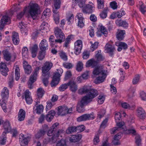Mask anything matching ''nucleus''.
Here are the masks:
<instances>
[{
	"mask_svg": "<svg viewBox=\"0 0 146 146\" xmlns=\"http://www.w3.org/2000/svg\"><path fill=\"white\" fill-rule=\"evenodd\" d=\"M98 8L99 9H102L104 7V1L103 0H97Z\"/></svg>",
	"mask_w": 146,
	"mask_h": 146,
	"instance_id": "8fccbe9b",
	"label": "nucleus"
},
{
	"mask_svg": "<svg viewBox=\"0 0 146 146\" xmlns=\"http://www.w3.org/2000/svg\"><path fill=\"white\" fill-rule=\"evenodd\" d=\"M25 112L22 109H21L19 112L18 115V119L20 121H23L25 118Z\"/></svg>",
	"mask_w": 146,
	"mask_h": 146,
	"instance_id": "e433bc0d",
	"label": "nucleus"
},
{
	"mask_svg": "<svg viewBox=\"0 0 146 146\" xmlns=\"http://www.w3.org/2000/svg\"><path fill=\"white\" fill-rule=\"evenodd\" d=\"M97 62L94 59H92L88 60L86 63V66L88 67L92 66L94 68L97 64Z\"/></svg>",
	"mask_w": 146,
	"mask_h": 146,
	"instance_id": "f704fd0d",
	"label": "nucleus"
},
{
	"mask_svg": "<svg viewBox=\"0 0 146 146\" xmlns=\"http://www.w3.org/2000/svg\"><path fill=\"white\" fill-rule=\"evenodd\" d=\"M23 64L25 73L27 74H30L31 72L32 71L31 66L28 64L26 61H25L24 62Z\"/></svg>",
	"mask_w": 146,
	"mask_h": 146,
	"instance_id": "a878e982",
	"label": "nucleus"
},
{
	"mask_svg": "<svg viewBox=\"0 0 146 146\" xmlns=\"http://www.w3.org/2000/svg\"><path fill=\"white\" fill-rule=\"evenodd\" d=\"M2 53L4 60L7 61L11 60L12 57L11 54L7 49L3 50Z\"/></svg>",
	"mask_w": 146,
	"mask_h": 146,
	"instance_id": "6ab92c4d",
	"label": "nucleus"
},
{
	"mask_svg": "<svg viewBox=\"0 0 146 146\" xmlns=\"http://www.w3.org/2000/svg\"><path fill=\"white\" fill-rule=\"evenodd\" d=\"M18 27L20 29L21 33L25 35L27 34L28 29L24 24V23L21 22L19 23Z\"/></svg>",
	"mask_w": 146,
	"mask_h": 146,
	"instance_id": "cd10ccee",
	"label": "nucleus"
},
{
	"mask_svg": "<svg viewBox=\"0 0 146 146\" xmlns=\"http://www.w3.org/2000/svg\"><path fill=\"white\" fill-rule=\"evenodd\" d=\"M56 146H67L66 141L63 139H61L58 141Z\"/></svg>",
	"mask_w": 146,
	"mask_h": 146,
	"instance_id": "bf43d9fd",
	"label": "nucleus"
},
{
	"mask_svg": "<svg viewBox=\"0 0 146 146\" xmlns=\"http://www.w3.org/2000/svg\"><path fill=\"white\" fill-rule=\"evenodd\" d=\"M31 93L29 90H27L25 92V97L27 103L29 104L32 103L33 100L30 96Z\"/></svg>",
	"mask_w": 146,
	"mask_h": 146,
	"instance_id": "393cba45",
	"label": "nucleus"
},
{
	"mask_svg": "<svg viewBox=\"0 0 146 146\" xmlns=\"http://www.w3.org/2000/svg\"><path fill=\"white\" fill-rule=\"evenodd\" d=\"M61 2L60 0H54V6L57 8H60Z\"/></svg>",
	"mask_w": 146,
	"mask_h": 146,
	"instance_id": "0e129e2a",
	"label": "nucleus"
},
{
	"mask_svg": "<svg viewBox=\"0 0 146 146\" xmlns=\"http://www.w3.org/2000/svg\"><path fill=\"white\" fill-rule=\"evenodd\" d=\"M135 88L132 86H131L129 90V93L128 96L130 98H131L134 96V93L135 92Z\"/></svg>",
	"mask_w": 146,
	"mask_h": 146,
	"instance_id": "79ce46f5",
	"label": "nucleus"
},
{
	"mask_svg": "<svg viewBox=\"0 0 146 146\" xmlns=\"http://www.w3.org/2000/svg\"><path fill=\"white\" fill-rule=\"evenodd\" d=\"M125 34V31L124 30H118L117 32L116 37L119 40H122L124 38V35Z\"/></svg>",
	"mask_w": 146,
	"mask_h": 146,
	"instance_id": "473e14b6",
	"label": "nucleus"
},
{
	"mask_svg": "<svg viewBox=\"0 0 146 146\" xmlns=\"http://www.w3.org/2000/svg\"><path fill=\"white\" fill-rule=\"evenodd\" d=\"M70 90L73 92H75L78 90V87L76 82L73 80H70L68 82Z\"/></svg>",
	"mask_w": 146,
	"mask_h": 146,
	"instance_id": "4468645a",
	"label": "nucleus"
},
{
	"mask_svg": "<svg viewBox=\"0 0 146 146\" xmlns=\"http://www.w3.org/2000/svg\"><path fill=\"white\" fill-rule=\"evenodd\" d=\"M93 7V4L91 2H89L88 4L83 7L82 11L84 13H91L92 12Z\"/></svg>",
	"mask_w": 146,
	"mask_h": 146,
	"instance_id": "f8f14e48",
	"label": "nucleus"
},
{
	"mask_svg": "<svg viewBox=\"0 0 146 146\" xmlns=\"http://www.w3.org/2000/svg\"><path fill=\"white\" fill-rule=\"evenodd\" d=\"M4 127L5 131L8 132H9L11 131V127L9 121H6L4 124Z\"/></svg>",
	"mask_w": 146,
	"mask_h": 146,
	"instance_id": "37998d69",
	"label": "nucleus"
},
{
	"mask_svg": "<svg viewBox=\"0 0 146 146\" xmlns=\"http://www.w3.org/2000/svg\"><path fill=\"white\" fill-rule=\"evenodd\" d=\"M40 49L42 51H45L48 48V44L45 39H43L39 44Z\"/></svg>",
	"mask_w": 146,
	"mask_h": 146,
	"instance_id": "aec40b11",
	"label": "nucleus"
},
{
	"mask_svg": "<svg viewBox=\"0 0 146 146\" xmlns=\"http://www.w3.org/2000/svg\"><path fill=\"white\" fill-rule=\"evenodd\" d=\"M86 0H79L77 4L80 8H83L85 4Z\"/></svg>",
	"mask_w": 146,
	"mask_h": 146,
	"instance_id": "e2e57ef3",
	"label": "nucleus"
},
{
	"mask_svg": "<svg viewBox=\"0 0 146 146\" xmlns=\"http://www.w3.org/2000/svg\"><path fill=\"white\" fill-rule=\"evenodd\" d=\"M108 10V8H105L104 9L103 11L100 14V17L103 19L106 18L107 17V12Z\"/></svg>",
	"mask_w": 146,
	"mask_h": 146,
	"instance_id": "49530a36",
	"label": "nucleus"
},
{
	"mask_svg": "<svg viewBox=\"0 0 146 146\" xmlns=\"http://www.w3.org/2000/svg\"><path fill=\"white\" fill-rule=\"evenodd\" d=\"M99 30L100 31L101 33L105 35V36H106V35H107L108 33V32L106 31V28L104 26H102L100 27Z\"/></svg>",
	"mask_w": 146,
	"mask_h": 146,
	"instance_id": "69168bd1",
	"label": "nucleus"
},
{
	"mask_svg": "<svg viewBox=\"0 0 146 146\" xmlns=\"http://www.w3.org/2000/svg\"><path fill=\"white\" fill-rule=\"evenodd\" d=\"M57 71L54 74L51 83L52 87H54L58 84L60 80V77L63 72L61 68L57 69Z\"/></svg>",
	"mask_w": 146,
	"mask_h": 146,
	"instance_id": "f03ea898",
	"label": "nucleus"
},
{
	"mask_svg": "<svg viewBox=\"0 0 146 146\" xmlns=\"http://www.w3.org/2000/svg\"><path fill=\"white\" fill-rule=\"evenodd\" d=\"M53 65L52 63L49 61H46L44 63V66L42 68V76H46L47 77L49 76V70L52 67Z\"/></svg>",
	"mask_w": 146,
	"mask_h": 146,
	"instance_id": "39448f33",
	"label": "nucleus"
},
{
	"mask_svg": "<svg viewBox=\"0 0 146 146\" xmlns=\"http://www.w3.org/2000/svg\"><path fill=\"white\" fill-rule=\"evenodd\" d=\"M55 112L54 110L50 111L45 117V119L48 122H50L53 118Z\"/></svg>",
	"mask_w": 146,
	"mask_h": 146,
	"instance_id": "7c9ffc66",
	"label": "nucleus"
},
{
	"mask_svg": "<svg viewBox=\"0 0 146 146\" xmlns=\"http://www.w3.org/2000/svg\"><path fill=\"white\" fill-rule=\"evenodd\" d=\"M48 129V126L46 125H44L43 126V129L40 130L35 135L36 138H39L43 136L45 133Z\"/></svg>",
	"mask_w": 146,
	"mask_h": 146,
	"instance_id": "f3484780",
	"label": "nucleus"
},
{
	"mask_svg": "<svg viewBox=\"0 0 146 146\" xmlns=\"http://www.w3.org/2000/svg\"><path fill=\"white\" fill-rule=\"evenodd\" d=\"M29 5V13L32 17L34 19L33 17L36 16L38 14L39 7L38 4L36 3L31 2Z\"/></svg>",
	"mask_w": 146,
	"mask_h": 146,
	"instance_id": "20e7f679",
	"label": "nucleus"
},
{
	"mask_svg": "<svg viewBox=\"0 0 146 146\" xmlns=\"http://www.w3.org/2000/svg\"><path fill=\"white\" fill-rule=\"evenodd\" d=\"M55 134L52 136L51 139L53 142H55L57 139V138L58 137L59 135H60L61 133H64V130L63 129H58L56 131Z\"/></svg>",
	"mask_w": 146,
	"mask_h": 146,
	"instance_id": "2f4dec72",
	"label": "nucleus"
},
{
	"mask_svg": "<svg viewBox=\"0 0 146 146\" xmlns=\"http://www.w3.org/2000/svg\"><path fill=\"white\" fill-rule=\"evenodd\" d=\"M135 139V143L137 144V146H139L141 144V140L139 135L138 134L136 135Z\"/></svg>",
	"mask_w": 146,
	"mask_h": 146,
	"instance_id": "13d9d810",
	"label": "nucleus"
},
{
	"mask_svg": "<svg viewBox=\"0 0 146 146\" xmlns=\"http://www.w3.org/2000/svg\"><path fill=\"white\" fill-rule=\"evenodd\" d=\"M94 113H92L90 114H86L79 117L77 118V121L78 122L84 121L88 120L93 119L94 118Z\"/></svg>",
	"mask_w": 146,
	"mask_h": 146,
	"instance_id": "423d86ee",
	"label": "nucleus"
},
{
	"mask_svg": "<svg viewBox=\"0 0 146 146\" xmlns=\"http://www.w3.org/2000/svg\"><path fill=\"white\" fill-rule=\"evenodd\" d=\"M101 74L96 78V80L98 81V83H100L104 81L106 78V75L105 73V71L103 70L101 71L100 72Z\"/></svg>",
	"mask_w": 146,
	"mask_h": 146,
	"instance_id": "5701e85b",
	"label": "nucleus"
},
{
	"mask_svg": "<svg viewBox=\"0 0 146 146\" xmlns=\"http://www.w3.org/2000/svg\"><path fill=\"white\" fill-rule=\"evenodd\" d=\"M45 51H42L41 50L38 53V57L40 60H42L44 58L45 54Z\"/></svg>",
	"mask_w": 146,
	"mask_h": 146,
	"instance_id": "603ef678",
	"label": "nucleus"
},
{
	"mask_svg": "<svg viewBox=\"0 0 146 146\" xmlns=\"http://www.w3.org/2000/svg\"><path fill=\"white\" fill-rule=\"evenodd\" d=\"M76 131H79L80 132H81L84 131L85 129V127L83 125H81L76 127Z\"/></svg>",
	"mask_w": 146,
	"mask_h": 146,
	"instance_id": "338daca9",
	"label": "nucleus"
},
{
	"mask_svg": "<svg viewBox=\"0 0 146 146\" xmlns=\"http://www.w3.org/2000/svg\"><path fill=\"white\" fill-rule=\"evenodd\" d=\"M9 94V91L6 87H4L1 93V96L3 99L7 100V99Z\"/></svg>",
	"mask_w": 146,
	"mask_h": 146,
	"instance_id": "c9c22d12",
	"label": "nucleus"
},
{
	"mask_svg": "<svg viewBox=\"0 0 146 146\" xmlns=\"http://www.w3.org/2000/svg\"><path fill=\"white\" fill-rule=\"evenodd\" d=\"M59 8L54 7V8L53 10V12L54 13L53 16L54 19L56 24H58L59 21V12L58 11V9Z\"/></svg>",
	"mask_w": 146,
	"mask_h": 146,
	"instance_id": "b1692460",
	"label": "nucleus"
},
{
	"mask_svg": "<svg viewBox=\"0 0 146 146\" xmlns=\"http://www.w3.org/2000/svg\"><path fill=\"white\" fill-rule=\"evenodd\" d=\"M30 136H28L25 137L23 134H21L19 136V142L21 146H28V141L31 139Z\"/></svg>",
	"mask_w": 146,
	"mask_h": 146,
	"instance_id": "6e6552de",
	"label": "nucleus"
},
{
	"mask_svg": "<svg viewBox=\"0 0 146 146\" xmlns=\"http://www.w3.org/2000/svg\"><path fill=\"white\" fill-rule=\"evenodd\" d=\"M140 76L139 74H136L133 79L132 83L133 84H137L139 81Z\"/></svg>",
	"mask_w": 146,
	"mask_h": 146,
	"instance_id": "052dcab7",
	"label": "nucleus"
},
{
	"mask_svg": "<svg viewBox=\"0 0 146 146\" xmlns=\"http://www.w3.org/2000/svg\"><path fill=\"white\" fill-rule=\"evenodd\" d=\"M127 132L129 134H132L134 135H136L138 134L136 131L135 129L134 128L132 127L131 129H128L127 130Z\"/></svg>",
	"mask_w": 146,
	"mask_h": 146,
	"instance_id": "4d7b16f0",
	"label": "nucleus"
},
{
	"mask_svg": "<svg viewBox=\"0 0 146 146\" xmlns=\"http://www.w3.org/2000/svg\"><path fill=\"white\" fill-rule=\"evenodd\" d=\"M10 20V17L7 15L3 16L0 21V30H2L4 28L5 25L7 23L9 22Z\"/></svg>",
	"mask_w": 146,
	"mask_h": 146,
	"instance_id": "9b49d317",
	"label": "nucleus"
},
{
	"mask_svg": "<svg viewBox=\"0 0 146 146\" xmlns=\"http://www.w3.org/2000/svg\"><path fill=\"white\" fill-rule=\"evenodd\" d=\"M82 137V135L80 134L73 135L70 137L69 140L71 142H76L80 141Z\"/></svg>",
	"mask_w": 146,
	"mask_h": 146,
	"instance_id": "c756f323",
	"label": "nucleus"
},
{
	"mask_svg": "<svg viewBox=\"0 0 146 146\" xmlns=\"http://www.w3.org/2000/svg\"><path fill=\"white\" fill-rule=\"evenodd\" d=\"M101 50H100L97 51L95 55V57L98 61H103L105 58L101 54Z\"/></svg>",
	"mask_w": 146,
	"mask_h": 146,
	"instance_id": "4c0bfd02",
	"label": "nucleus"
},
{
	"mask_svg": "<svg viewBox=\"0 0 146 146\" xmlns=\"http://www.w3.org/2000/svg\"><path fill=\"white\" fill-rule=\"evenodd\" d=\"M76 131V126H71L67 128L66 130V133L67 134H69Z\"/></svg>",
	"mask_w": 146,
	"mask_h": 146,
	"instance_id": "ea45409f",
	"label": "nucleus"
},
{
	"mask_svg": "<svg viewBox=\"0 0 146 146\" xmlns=\"http://www.w3.org/2000/svg\"><path fill=\"white\" fill-rule=\"evenodd\" d=\"M9 71V69L5 63L3 62L0 63V71L2 75L6 76Z\"/></svg>",
	"mask_w": 146,
	"mask_h": 146,
	"instance_id": "2eb2a0df",
	"label": "nucleus"
},
{
	"mask_svg": "<svg viewBox=\"0 0 146 146\" xmlns=\"http://www.w3.org/2000/svg\"><path fill=\"white\" fill-rule=\"evenodd\" d=\"M78 19V25L80 28H82L84 26V23L83 22L84 18L82 13L78 14L76 17Z\"/></svg>",
	"mask_w": 146,
	"mask_h": 146,
	"instance_id": "4be33fe9",
	"label": "nucleus"
},
{
	"mask_svg": "<svg viewBox=\"0 0 146 146\" xmlns=\"http://www.w3.org/2000/svg\"><path fill=\"white\" fill-rule=\"evenodd\" d=\"M44 91L42 88H38L37 90V94L39 98H41L43 96Z\"/></svg>",
	"mask_w": 146,
	"mask_h": 146,
	"instance_id": "c03bdc74",
	"label": "nucleus"
},
{
	"mask_svg": "<svg viewBox=\"0 0 146 146\" xmlns=\"http://www.w3.org/2000/svg\"><path fill=\"white\" fill-rule=\"evenodd\" d=\"M40 69V68L38 67H36L35 70L34 72H33L31 75L28 82V87L30 89H31L33 88V83L36 80L37 74Z\"/></svg>",
	"mask_w": 146,
	"mask_h": 146,
	"instance_id": "7ed1b4c3",
	"label": "nucleus"
},
{
	"mask_svg": "<svg viewBox=\"0 0 146 146\" xmlns=\"http://www.w3.org/2000/svg\"><path fill=\"white\" fill-rule=\"evenodd\" d=\"M115 48L113 46L108 43L106 44L105 47V51L106 53H109L110 55L112 56L113 54V52Z\"/></svg>",
	"mask_w": 146,
	"mask_h": 146,
	"instance_id": "ddd939ff",
	"label": "nucleus"
},
{
	"mask_svg": "<svg viewBox=\"0 0 146 146\" xmlns=\"http://www.w3.org/2000/svg\"><path fill=\"white\" fill-rule=\"evenodd\" d=\"M91 93L84 96L80 102L84 106H86L92 101V99L98 95V92L96 90H93Z\"/></svg>",
	"mask_w": 146,
	"mask_h": 146,
	"instance_id": "f257e3e1",
	"label": "nucleus"
},
{
	"mask_svg": "<svg viewBox=\"0 0 146 146\" xmlns=\"http://www.w3.org/2000/svg\"><path fill=\"white\" fill-rule=\"evenodd\" d=\"M115 45L118 46L117 50L118 51H121L123 48L124 50H126L127 48V44L124 42H118L115 43Z\"/></svg>",
	"mask_w": 146,
	"mask_h": 146,
	"instance_id": "a211bd4d",
	"label": "nucleus"
},
{
	"mask_svg": "<svg viewBox=\"0 0 146 146\" xmlns=\"http://www.w3.org/2000/svg\"><path fill=\"white\" fill-rule=\"evenodd\" d=\"M28 50L26 47H23L22 49V54L23 57L26 58L28 55Z\"/></svg>",
	"mask_w": 146,
	"mask_h": 146,
	"instance_id": "09e8293b",
	"label": "nucleus"
},
{
	"mask_svg": "<svg viewBox=\"0 0 146 146\" xmlns=\"http://www.w3.org/2000/svg\"><path fill=\"white\" fill-rule=\"evenodd\" d=\"M68 87V82L67 84H62L59 88V90L63 92Z\"/></svg>",
	"mask_w": 146,
	"mask_h": 146,
	"instance_id": "864d4df0",
	"label": "nucleus"
},
{
	"mask_svg": "<svg viewBox=\"0 0 146 146\" xmlns=\"http://www.w3.org/2000/svg\"><path fill=\"white\" fill-rule=\"evenodd\" d=\"M139 10L143 14H144L145 13L146 11V7L144 6L143 4L140 6Z\"/></svg>",
	"mask_w": 146,
	"mask_h": 146,
	"instance_id": "774afa93",
	"label": "nucleus"
},
{
	"mask_svg": "<svg viewBox=\"0 0 146 146\" xmlns=\"http://www.w3.org/2000/svg\"><path fill=\"white\" fill-rule=\"evenodd\" d=\"M93 90H96L94 89H91L90 87L87 86H84L83 87L80 89L78 91V93L81 95L87 93L91 94L92 91Z\"/></svg>",
	"mask_w": 146,
	"mask_h": 146,
	"instance_id": "9d476101",
	"label": "nucleus"
},
{
	"mask_svg": "<svg viewBox=\"0 0 146 146\" xmlns=\"http://www.w3.org/2000/svg\"><path fill=\"white\" fill-rule=\"evenodd\" d=\"M82 41L80 40H77L74 43V53L77 55H78L80 52L82 48Z\"/></svg>",
	"mask_w": 146,
	"mask_h": 146,
	"instance_id": "1a4fd4ad",
	"label": "nucleus"
},
{
	"mask_svg": "<svg viewBox=\"0 0 146 146\" xmlns=\"http://www.w3.org/2000/svg\"><path fill=\"white\" fill-rule=\"evenodd\" d=\"M90 43L92 44L90 47V49L92 51H94L97 48L99 44L98 42H95L94 44H93L92 42H90Z\"/></svg>",
	"mask_w": 146,
	"mask_h": 146,
	"instance_id": "5fc2aeb1",
	"label": "nucleus"
},
{
	"mask_svg": "<svg viewBox=\"0 0 146 146\" xmlns=\"http://www.w3.org/2000/svg\"><path fill=\"white\" fill-rule=\"evenodd\" d=\"M5 100L3 99L2 101H0V104L4 111L5 112L7 111V110L6 104L5 101Z\"/></svg>",
	"mask_w": 146,
	"mask_h": 146,
	"instance_id": "6e6d98bb",
	"label": "nucleus"
},
{
	"mask_svg": "<svg viewBox=\"0 0 146 146\" xmlns=\"http://www.w3.org/2000/svg\"><path fill=\"white\" fill-rule=\"evenodd\" d=\"M67 107L66 106H59L58 107V114L62 116L66 114Z\"/></svg>",
	"mask_w": 146,
	"mask_h": 146,
	"instance_id": "412c9836",
	"label": "nucleus"
},
{
	"mask_svg": "<svg viewBox=\"0 0 146 146\" xmlns=\"http://www.w3.org/2000/svg\"><path fill=\"white\" fill-rule=\"evenodd\" d=\"M115 22L117 25L120 27H122L124 28H127L128 26V23L125 21L117 20Z\"/></svg>",
	"mask_w": 146,
	"mask_h": 146,
	"instance_id": "72a5a7b5",
	"label": "nucleus"
},
{
	"mask_svg": "<svg viewBox=\"0 0 146 146\" xmlns=\"http://www.w3.org/2000/svg\"><path fill=\"white\" fill-rule=\"evenodd\" d=\"M84 106L80 102H78L77 106V111L79 113L83 112L84 111Z\"/></svg>",
	"mask_w": 146,
	"mask_h": 146,
	"instance_id": "a19ab883",
	"label": "nucleus"
},
{
	"mask_svg": "<svg viewBox=\"0 0 146 146\" xmlns=\"http://www.w3.org/2000/svg\"><path fill=\"white\" fill-rule=\"evenodd\" d=\"M35 109V110L36 111V113L38 114H40L43 111V106L42 105H39L36 106Z\"/></svg>",
	"mask_w": 146,
	"mask_h": 146,
	"instance_id": "de8ad7c7",
	"label": "nucleus"
},
{
	"mask_svg": "<svg viewBox=\"0 0 146 146\" xmlns=\"http://www.w3.org/2000/svg\"><path fill=\"white\" fill-rule=\"evenodd\" d=\"M54 33L56 37H58L60 36L62 38H64L65 36L64 34L62 32L61 29L58 27H56L54 28Z\"/></svg>",
	"mask_w": 146,
	"mask_h": 146,
	"instance_id": "c85d7f7f",
	"label": "nucleus"
},
{
	"mask_svg": "<svg viewBox=\"0 0 146 146\" xmlns=\"http://www.w3.org/2000/svg\"><path fill=\"white\" fill-rule=\"evenodd\" d=\"M59 125V123H56L53 124L48 131L47 135L49 136H52L54 134H55L56 131L58 130Z\"/></svg>",
	"mask_w": 146,
	"mask_h": 146,
	"instance_id": "0eeeda50",
	"label": "nucleus"
},
{
	"mask_svg": "<svg viewBox=\"0 0 146 146\" xmlns=\"http://www.w3.org/2000/svg\"><path fill=\"white\" fill-rule=\"evenodd\" d=\"M83 68V64L82 62L79 61L78 62L76 67V70L78 71H81Z\"/></svg>",
	"mask_w": 146,
	"mask_h": 146,
	"instance_id": "3c124183",
	"label": "nucleus"
},
{
	"mask_svg": "<svg viewBox=\"0 0 146 146\" xmlns=\"http://www.w3.org/2000/svg\"><path fill=\"white\" fill-rule=\"evenodd\" d=\"M12 38L14 44L16 45L18 44L19 42V39L18 33L15 32H13Z\"/></svg>",
	"mask_w": 146,
	"mask_h": 146,
	"instance_id": "bb28decb",
	"label": "nucleus"
},
{
	"mask_svg": "<svg viewBox=\"0 0 146 146\" xmlns=\"http://www.w3.org/2000/svg\"><path fill=\"white\" fill-rule=\"evenodd\" d=\"M20 69L19 66L17 65L15 68V79L17 81L19 78L20 77V74L19 72Z\"/></svg>",
	"mask_w": 146,
	"mask_h": 146,
	"instance_id": "a18cd8bd",
	"label": "nucleus"
},
{
	"mask_svg": "<svg viewBox=\"0 0 146 146\" xmlns=\"http://www.w3.org/2000/svg\"><path fill=\"white\" fill-rule=\"evenodd\" d=\"M137 116L141 119H144L146 117V114L143 109L140 107L137 108Z\"/></svg>",
	"mask_w": 146,
	"mask_h": 146,
	"instance_id": "dca6fc26",
	"label": "nucleus"
},
{
	"mask_svg": "<svg viewBox=\"0 0 146 146\" xmlns=\"http://www.w3.org/2000/svg\"><path fill=\"white\" fill-rule=\"evenodd\" d=\"M50 12V9L48 8H46L43 12L41 18L42 19L47 18V17L49 16Z\"/></svg>",
	"mask_w": 146,
	"mask_h": 146,
	"instance_id": "58836bf2",
	"label": "nucleus"
},
{
	"mask_svg": "<svg viewBox=\"0 0 146 146\" xmlns=\"http://www.w3.org/2000/svg\"><path fill=\"white\" fill-rule=\"evenodd\" d=\"M100 134V132H98L95 136L93 141L94 144L95 145L97 144L99 142V135Z\"/></svg>",
	"mask_w": 146,
	"mask_h": 146,
	"instance_id": "680f3d73",
	"label": "nucleus"
}]
</instances>
